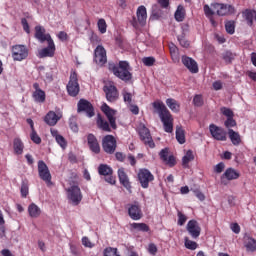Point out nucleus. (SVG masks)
<instances>
[{
    "label": "nucleus",
    "mask_w": 256,
    "mask_h": 256,
    "mask_svg": "<svg viewBox=\"0 0 256 256\" xmlns=\"http://www.w3.org/2000/svg\"><path fill=\"white\" fill-rule=\"evenodd\" d=\"M154 113H157L163 123L164 131L166 133H173V115L167 109V106L161 100L152 103Z\"/></svg>",
    "instance_id": "nucleus-1"
},
{
    "label": "nucleus",
    "mask_w": 256,
    "mask_h": 256,
    "mask_svg": "<svg viewBox=\"0 0 256 256\" xmlns=\"http://www.w3.org/2000/svg\"><path fill=\"white\" fill-rule=\"evenodd\" d=\"M129 69L130 67L127 61H120L119 66L109 64V70L122 81H131L133 75L129 72Z\"/></svg>",
    "instance_id": "nucleus-2"
},
{
    "label": "nucleus",
    "mask_w": 256,
    "mask_h": 256,
    "mask_svg": "<svg viewBox=\"0 0 256 256\" xmlns=\"http://www.w3.org/2000/svg\"><path fill=\"white\" fill-rule=\"evenodd\" d=\"M130 23L134 29L145 27V25H147V8H145V6H139L136 11V17L133 16Z\"/></svg>",
    "instance_id": "nucleus-3"
},
{
    "label": "nucleus",
    "mask_w": 256,
    "mask_h": 256,
    "mask_svg": "<svg viewBox=\"0 0 256 256\" xmlns=\"http://www.w3.org/2000/svg\"><path fill=\"white\" fill-rule=\"evenodd\" d=\"M70 186L71 187L66 190L68 193V199L73 203V205H79L83 199L79 183H77V181H70Z\"/></svg>",
    "instance_id": "nucleus-4"
},
{
    "label": "nucleus",
    "mask_w": 256,
    "mask_h": 256,
    "mask_svg": "<svg viewBox=\"0 0 256 256\" xmlns=\"http://www.w3.org/2000/svg\"><path fill=\"white\" fill-rule=\"evenodd\" d=\"M211 7L219 17L235 14V7L231 4L212 3Z\"/></svg>",
    "instance_id": "nucleus-5"
},
{
    "label": "nucleus",
    "mask_w": 256,
    "mask_h": 256,
    "mask_svg": "<svg viewBox=\"0 0 256 256\" xmlns=\"http://www.w3.org/2000/svg\"><path fill=\"white\" fill-rule=\"evenodd\" d=\"M66 89L70 97H77L79 95L80 87L79 79L77 78V72L74 71L70 74V80L66 86Z\"/></svg>",
    "instance_id": "nucleus-6"
},
{
    "label": "nucleus",
    "mask_w": 256,
    "mask_h": 256,
    "mask_svg": "<svg viewBox=\"0 0 256 256\" xmlns=\"http://www.w3.org/2000/svg\"><path fill=\"white\" fill-rule=\"evenodd\" d=\"M102 147L105 153H108V155H113L117 149V140L115 139V136L106 135L102 139Z\"/></svg>",
    "instance_id": "nucleus-7"
},
{
    "label": "nucleus",
    "mask_w": 256,
    "mask_h": 256,
    "mask_svg": "<svg viewBox=\"0 0 256 256\" xmlns=\"http://www.w3.org/2000/svg\"><path fill=\"white\" fill-rule=\"evenodd\" d=\"M38 173L40 179L45 181L48 186L53 185V182H51V172L49 171V167H47V164L42 160L38 161Z\"/></svg>",
    "instance_id": "nucleus-8"
},
{
    "label": "nucleus",
    "mask_w": 256,
    "mask_h": 256,
    "mask_svg": "<svg viewBox=\"0 0 256 256\" xmlns=\"http://www.w3.org/2000/svg\"><path fill=\"white\" fill-rule=\"evenodd\" d=\"M77 112L86 113L87 117L95 116V108H93V104L86 99L79 100Z\"/></svg>",
    "instance_id": "nucleus-9"
},
{
    "label": "nucleus",
    "mask_w": 256,
    "mask_h": 256,
    "mask_svg": "<svg viewBox=\"0 0 256 256\" xmlns=\"http://www.w3.org/2000/svg\"><path fill=\"white\" fill-rule=\"evenodd\" d=\"M153 179H155V177L153 176V174H151V172L148 169L143 168L139 170L138 180L143 189H147V187H149V183H151Z\"/></svg>",
    "instance_id": "nucleus-10"
},
{
    "label": "nucleus",
    "mask_w": 256,
    "mask_h": 256,
    "mask_svg": "<svg viewBox=\"0 0 256 256\" xmlns=\"http://www.w3.org/2000/svg\"><path fill=\"white\" fill-rule=\"evenodd\" d=\"M29 55V50L25 45H16L12 48V57L14 61H23V59H27Z\"/></svg>",
    "instance_id": "nucleus-11"
},
{
    "label": "nucleus",
    "mask_w": 256,
    "mask_h": 256,
    "mask_svg": "<svg viewBox=\"0 0 256 256\" xmlns=\"http://www.w3.org/2000/svg\"><path fill=\"white\" fill-rule=\"evenodd\" d=\"M210 133L216 141H227V132L215 124L209 126Z\"/></svg>",
    "instance_id": "nucleus-12"
},
{
    "label": "nucleus",
    "mask_w": 256,
    "mask_h": 256,
    "mask_svg": "<svg viewBox=\"0 0 256 256\" xmlns=\"http://www.w3.org/2000/svg\"><path fill=\"white\" fill-rule=\"evenodd\" d=\"M101 111H103L104 114L106 115V117L110 123V127H112V129H117V123H116V118H115V113H117V111H115L114 109L109 107V105H107V103H104L101 106Z\"/></svg>",
    "instance_id": "nucleus-13"
},
{
    "label": "nucleus",
    "mask_w": 256,
    "mask_h": 256,
    "mask_svg": "<svg viewBox=\"0 0 256 256\" xmlns=\"http://www.w3.org/2000/svg\"><path fill=\"white\" fill-rule=\"evenodd\" d=\"M139 135L141 141L145 145H148L151 149L155 147V142H153V137H151V132L149 131V128H146L145 125H142V127L139 130Z\"/></svg>",
    "instance_id": "nucleus-14"
},
{
    "label": "nucleus",
    "mask_w": 256,
    "mask_h": 256,
    "mask_svg": "<svg viewBox=\"0 0 256 256\" xmlns=\"http://www.w3.org/2000/svg\"><path fill=\"white\" fill-rule=\"evenodd\" d=\"M186 231H188L192 239H198L201 235V226L197 220H190L186 225Z\"/></svg>",
    "instance_id": "nucleus-15"
},
{
    "label": "nucleus",
    "mask_w": 256,
    "mask_h": 256,
    "mask_svg": "<svg viewBox=\"0 0 256 256\" xmlns=\"http://www.w3.org/2000/svg\"><path fill=\"white\" fill-rule=\"evenodd\" d=\"M94 61L97 65H105L107 63V51L101 45H98L94 51Z\"/></svg>",
    "instance_id": "nucleus-16"
},
{
    "label": "nucleus",
    "mask_w": 256,
    "mask_h": 256,
    "mask_svg": "<svg viewBox=\"0 0 256 256\" xmlns=\"http://www.w3.org/2000/svg\"><path fill=\"white\" fill-rule=\"evenodd\" d=\"M128 215L133 219V221H139V219L143 217V212H141L139 202H134V204L128 205Z\"/></svg>",
    "instance_id": "nucleus-17"
},
{
    "label": "nucleus",
    "mask_w": 256,
    "mask_h": 256,
    "mask_svg": "<svg viewBox=\"0 0 256 256\" xmlns=\"http://www.w3.org/2000/svg\"><path fill=\"white\" fill-rule=\"evenodd\" d=\"M103 91L106 94L107 101H110V103H113L119 99V92L117 91V87L111 84L105 85L103 87Z\"/></svg>",
    "instance_id": "nucleus-18"
},
{
    "label": "nucleus",
    "mask_w": 256,
    "mask_h": 256,
    "mask_svg": "<svg viewBox=\"0 0 256 256\" xmlns=\"http://www.w3.org/2000/svg\"><path fill=\"white\" fill-rule=\"evenodd\" d=\"M159 156L160 159H162V161L166 163V165H168V167H175V165H177V160H175V156H169V148L162 149L159 153Z\"/></svg>",
    "instance_id": "nucleus-19"
},
{
    "label": "nucleus",
    "mask_w": 256,
    "mask_h": 256,
    "mask_svg": "<svg viewBox=\"0 0 256 256\" xmlns=\"http://www.w3.org/2000/svg\"><path fill=\"white\" fill-rule=\"evenodd\" d=\"M33 88L35 91L32 93V97L36 103H45L46 95L45 91L41 89L39 83H34Z\"/></svg>",
    "instance_id": "nucleus-20"
},
{
    "label": "nucleus",
    "mask_w": 256,
    "mask_h": 256,
    "mask_svg": "<svg viewBox=\"0 0 256 256\" xmlns=\"http://www.w3.org/2000/svg\"><path fill=\"white\" fill-rule=\"evenodd\" d=\"M88 141V147L92 153L99 154L101 153V146H99V141L97 140V137L93 134H88L87 136Z\"/></svg>",
    "instance_id": "nucleus-21"
},
{
    "label": "nucleus",
    "mask_w": 256,
    "mask_h": 256,
    "mask_svg": "<svg viewBox=\"0 0 256 256\" xmlns=\"http://www.w3.org/2000/svg\"><path fill=\"white\" fill-rule=\"evenodd\" d=\"M182 63L187 67L190 73H199V66L197 65V62L193 60V58L188 56H183Z\"/></svg>",
    "instance_id": "nucleus-22"
},
{
    "label": "nucleus",
    "mask_w": 256,
    "mask_h": 256,
    "mask_svg": "<svg viewBox=\"0 0 256 256\" xmlns=\"http://www.w3.org/2000/svg\"><path fill=\"white\" fill-rule=\"evenodd\" d=\"M40 59L45 57H53L55 55V42L53 40L48 41V46L39 51Z\"/></svg>",
    "instance_id": "nucleus-23"
},
{
    "label": "nucleus",
    "mask_w": 256,
    "mask_h": 256,
    "mask_svg": "<svg viewBox=\"0 0 256 256\" xmlns=\"http://www.w3.org/2000/svg\"><path fill=\"white\" fill-rule=\"evenodd\" d=\"M35 37L40 41V43H45V41H53L50 34H45V28L41 26L35 27Z\"/></svg>",
    "instance_id": "nucleus-24"
},
{
    "label": "nucleus",
    "mask_w": 256,
    "mask_h": 256,
    "mask_svg": "<svg viewBox=\"0 0 256 256\" xmlns=\"http://www.w3.org/2000/svg\"><path fill=\"white\" fill-rule=\"evenodd\" d=\"M61 119V115H57V113L53 111H49L46 116L44 117V122L46 125H49L50 127H55L59 120Z\"/></svg>",
    "instance_id": "nucleus-25"
},
{
    "label": "nucleus",
    "mask_w": 256,
    "mask_h": 256,
    "mask_svg": "<svg viewBox=\"0 0 256 256\" xmlns=\"http://www.w3.org/2000/svg\"><path fill=\"white\" fill-rule=\"evenodd\" d=\"M118 177L121 185H123V187L128 191H131V182H129V177L127 176V173H125L124 168H120L118 170Z\"/></svg>",
    "instance_id": "nucleus-26"
},
{
    "label": "nucleus",
    "mask_w": 256,
    "mask_h": 256,
    "mask_svg": "<svg viewBox=\"0 0 256 256\" xmlns=\"http://www.w3.org/2000/svg\"><path fill=\"white\" fill-rule=\"evenodd\" d=\"M97 127L98 129H101L102 131H106V133H111V127L109 126V122L105 121L103 117H101V114L97 115Z\"/></svg>",
    "instance_id": "nucleus-27"
},
{
    "label": "nucleus",
    "mask_w": 256,
    "mask_h": 256,
    "mask_svg": "<svg viewBox=\"0 0 256 256\" xmlns=\"http://www.w3.org/2000/svg\"><path fill=\"white\" fill-rule=\"evenodd\" d=\"M228 136L232 145H241V135H239V132H235V130L229 128Z\"/></svg>",
    "instance_id": "nucleus-28"
},
{
    "label": "nucleus",
    "mask_w": 256,
    "mask_h": 256,
    "mask_svg": "<svg viewBox=\"0 0 256 256\" xmlns=\"http://www.w3.org/2000/svg\"><path fill=\"white\" fill-rule=\"evenodd\" d=\"M194 160H195V155H193V151L188 150L185 156H183L182 158V167L187 169V167H189V163H191V161H194Z\"/></svg>",
    "instance_id": "nucleus-29"
},
{
    "label": "nucleus",
    "mask_w": 256,
    "mask_h": 256,
    "mask_svg": "<svg viewBox=\"0 0 256 256\" xmlns=\"http://www.w3.org/2000/svg\"><path fill=\"white\" fill-rule=\"evenodd\" d=\"M176 139L180 145L185 143V130H183L182 126H176Z\"/></svg>",
    "instance_id": "nucleus-30"
},
{
    "label": "nucleus",
    "mask_w": 256,
    "mask_h": 256,
    "mask_svg": "<svg viewBox=\"0 0 256 256\" xmlns=\"http://www.w3.org/2000/svg\"><path fill=\"white\" fill-rule=\"evenodd\" d=\"M239 176H240L239 172H237L233 168H228L224 173V177H226L228 181H233V179H239Z\"/></svg>",
    "instance_id": "nucleus-31"
},
{
    "label": "nucleus",
    "mask_w": 256,
    "mask_h": 256,
    "mask_svg": "<svg viewBox=\"0 0 256 256\" xmlns=\"http://www.w3.org/2000/svg\"><path fill=\"white\" fill-rule=\"evenodd\" d=\"M28 213L30 217L37 218L41 215V209L35 203L30 204L28 207Z\"/></svg>",
    "instance_id": "nucleus-32"
},
{
    "label": "nucleus",
    "mask_w": 256,
    "mask_h": 256,
    "mask_svg": "<svg viewBox=\"0 0 256 256\" xmlns=\"http://www.w3.org/2000/svg\"><path fill=\"white\" fill-rule=\"evenodd\" d=\"M131 229H135L136 231H142L143 233H148L150 231L149 225L145 223H132L130 224Z\"/></svg>",
    "instance_id": "nucleus-33"
},
{
    "label": "nucleus",
    "mask_w": 256,
    "mask_h": 256,
    "mask_svg": "<svg viewBox=\"0 0 256 256\" xmlns=\"http://www.w3.org/2000/svg\"><path fill=\"white\" fill-rule=\"evenodd\" d=\"M174 17H175L176 21H178V22L184 21V19H185V8L183 7V5H179L177 7V10L174 14Z\"/></svg>",
    "instance_id": "nucleus-34"
},
{
    "label": "nucleus",
    "mask_w": 256,
    "mask_h": 256,
    "mask_svg": "<svg viewBox=\"0 0 256 256\" xmlns=\"http://www.w3.org/2000/svg\"><path fill=\"white\" fill-rule=\"evenodd\" d=\"M14 152L16 155H21L23 153V142L19 138H15L13 142Z\"/></svg>",
    "instance_id": "nucleus-35"
},
{
    "label": "nucleus",
    "mask_w": 256,
    "mask_h": 256,
    "mask_svg": "<svg viewBox=\"0 0 256 256\" xmlns=\"http://www.w3.org/2000/svg\"><path fill=\"white\" fill-rule=\"evenodd\" d=\"M98 173L106 177L107 175H113V169L106 164H101L98 168Z\"/></svg>",
    "instance_id": "nucleus-36"
},
{
    "label": "nucleus",
    "mask_w": 256,
    "mask_h": 256,
    "mask_svg": "<svg viewBox=\"0 0 256 256\" xmlns=\"http://www.w3.org/2000/svg\"><path fill=\"white\" fill-rule=\"evenodd\" d=\"M166 105H168L169 109H171V111H173L174 113H179V109L181 106L174 99H167Z\"/></svg>",
    "instance_id": "nucleus-37"
},
{
    "label": "nucleus",
    "mask_w": 256,
    "mask_h": 256,
    "mask_svg": "<svg viewBox=\"0 0 256 256\" xmlns=\"http://www.w3.org/2000/svg\"><path fill=\"white\" fill-rule=\"evenodd\" d=\"M162 16H163V10H161L159 5L157 4L153 5L151 19H159Z\"/></svg>",
    "instance_id": "nucleus-38"
},
{
    "label": "nucleus",
    "mask_w": 256,
    "mask_h": 256,
    "mask_svg": "<svg viewBox=\"0 0 256 256\" xmlns=\"http://www.w3.org/2000/svg\"><path fill=\"white\" fill-rule=\"evenodd\" d=\"M184 245L186 247V249H190L191 251H195V249H197L198 244L195 241L189 240V237H185L184 238Z\"/></svg>",
    "instance_id": "nucleus-39"
},
{
    "label": "nucleus",
    "mask_w": 256,
    "mask_h": 256,
    "mask_svg": "<svg viewBox=\"0 0 256 256\" xmlns=\"http://www.w3.org/2000/svg\"><path fill=\"white\" fill-rule=\"evenodd\" d=\"M244 17L247 20L248 25H250V27L253 26V17H255L254 10H245Z\"/></svg>",
    "instance_id": "nucleus-40"
},
{
    "label": "nucleus",
    "mask_w": 256,
    "mask_h": 256,
    "mask_svg": "<svg viewBox=\"0 0 256 256\" xmlns=\"http://www.w3.org/2000/svg\"><path fill=\"white\" fill-rule=\"evenodd\" d=\"M225 29L226 32L229 33V35H233L235 33V21L230 20L225 23Z\"/></svg>",
    "instance_id": "nucleus-41"
},
{
    "label": "nucleus",
    "mask_w": 256,
    "mask_h": 256,
    "mask_svg": "<svg viewBox=\"0 0 256 256\" xmlns=\"http://www.w3.org/2000/svg\"><path fill=\"white\" fill-rule=\"evenodd\" d=\"M245 247L247 251H256V240L248 238Z\"/></svg>",
    "instance_id": "nucleus-42"
},
{
    "label": "nucleus",
    "mask_w": 256,
    "mask_h": 256,
    "mask_svg": "<svg viewBox=\"0 0 256 256\" xmlns=\"http://www.w3.org/2000/svg\"><path fill=\"white\" fill-rule=\"evenodd\" d=\"M6 237L5 235V219L3 218V214L0 211V239Z\"/></svg>",
    "instance_id": "nucleus-43"
},
{
    "label": "nucleus",
    "mask_w": 256,
    "mask_h": 256,
    "mask_svg": "<svg viewBox=\"0 0 256 256\" xmlns=\"http://www.w3.org/2000/svg\"><path fill=\"white\" fill-rule=\"evenodd\" d=\"M222 59L225 61V63H232L234 56H233V52L231 51H226L222 54Z\"/></svg>",
    "instance_id": "nucleus-44"
},
{
    "label": "nucleus",
    "mask_w": 256,
    "mask_h": 256,
    "mask_svg": "<svg viewBox=\"0 0 256 256\" xmlns=\"http://www.w3.org/2000/svg\"><path fill=\"white\" fill-rule=\"evenodd\" d=\"M69 125H70V129H72L74 133L79 132V125H77V118L75 117L70 118Z\"/></svg>",
    "instance_id": "nucleus-45"
},
{
    "label": "nucleus",
    "mask_w": 256,
    "mask_h": 256,
    "mask_svg": "<svg viewBox=\"0 0 256 256\" xmlns=\"http://www.w3.org/2000/svg\"><path fill=\"white\" fill-rule=\"evenodd\" d=\"M170 55L172 59H179V48H177V46H175L174 44L170 46Z\"/></svg>",
    "instance_id": "nucleus-46"
},
{
    "label": "nucleus",
    "mask_w": 256,
    "mask_h": 256,
    "mask_svg": "<svg viewBox=\"0 0 256 256\" xmlns=\"http://www.w3.org/2000/svg\"><path fill=\"white\" fill-rule=\"evenodd\" d=\"M104 256H121L117 252V248L108 247L104 250Z\"/></svg>",
    "instance_id": "nucleus-47"
},
{
    "label": "nucleus",
    "mask_w": 256,
    "mask_h": 256,
    "mask_svg": "<svg viewBox=\"0 0 256 256\" xmlns=\"http://www.w3.org/2000/svg\"><path fill=\"white\" fill-rule=\"evenodd\" d=\"M98 29L100 33H107V23L105 22V19L98 20Z\"/></svg>",
    "instance_id": "nucleus-48"
},
{
    "label": "nucleus",
    "mask_w": 256,
    "mask_h": 256,
    "mask_svg": "<svg viewBox=\"0 0 256 256\" xmlns=\"http://www.w3.org/2000/svg\"><path fill=\"white\" fill-rule=\"evenodd\" d=\"M30 139L33 141V143H36V145H41V137H39L35 130H32Z\"/></svg>",
    "instance_id": "nucleus-49"
},
{
    "label": "nucleus",
    "mask_w": 256,
    "mask_h": 256,
    "mask_svg": "<svg viewBox=\"0 0 256 256\" xmlns=\"http://www.w3.org/2000/svg\"><path fill=\"white\" fill-rule=\"evenodd\" d=\"M142 63H144L146 67H153V65H155V59L153 57H144Z\"/></svg>",
    "instance_id": "nucleus-50"
},
{
    "label": "nucleus",
    "mask_w": 256,
    "mask_h": 256,
    "mask_svg": "<svg viewBox=\"0 0 256 256\" xmlns=\"http://www.w3.org/2000/svg\"><path fill=\"white\" fill-rule=\"evenodd\" d=\"M195 107H203V96L195 95L193 99Z\"/></svg>",
    "instance_id": "nucleus-51"
},
{
    "label": "nucleus",
    "mask_w": 256,
    "mask_h": 256,
    "mask_svg": "<svg viewBox=\"0 0 256 256\" xmlns=\"http://www.w3.org/2000/svg\"><path fill=\"white\" fill-rule=\"evenodd\" d=\"M225 127H227V129H231V127H235L237 126V122L235 121V119L232 118H227V120L224 122Z\"/></svg>",
    "instance_id": "nucleus-52"
},
{
    "label": "nucleus",
    "mask_w": 256,
    "mask_h": 256,
    "mask_svg": "<svg viewBox=\"0 0 256 256\" xmlns=\"http://www.w3.org/2000/svg\"><path fill=\"white\" fill-rule=\"evenodd\" d=\"M178 41L181 45V47H189V41H187V39H185V34H182L180 36H178Z\"/></svg>",
    "instance_id": "nucleus-53"
},
{
    "label": "nucleus",
    "mask_w": 256,
    "mask_h": 256,
    "mask_svg": "<svg viewBox=\"0 0 256 256\" xmlns=\"http://www.w3.org/2000/svg\"><path fill=\"white\" fill-rule=\"evenodd\" d=\"M186 221H187V216H185V214H182L181 211H178V225L183 226L185 225Z\"/></svg>",
    "instance_id": "nucleus-54"
},
{
    "label": "nucleus",
    "mask_w": 256,
    "mask_h": 256,
    "mask_svg": "<svg viewBox=\"0 0 256 256\" xmlns=\"http://www.w3.org/2000/svg\"><path fill=\"white\" fill-rule=\"evenodd\" d=\"M57 143L62 147V149H65L67 147V140H65V137L63 136H57L56 138Z\"/></svg>",
    "instance_id": "nucleus-55"
},
{
    "label": "nucleus",
    "mask_w": 256,
    "mask_h": 256,
    "mask_svg": "<svg viewBox=\"0 0 256 256\" xmlns=\"http://www.w3.org/2000/svg\"><path fill=\"white\" fill-rule=\"evenodd\" d=\"M21 195L22 197H27V195H29V186L25 183L21 186Z\"/></svg>",
    "instance_id": "nucleus-56"
},
{
    "label": "nucleus",
    "mask_w": 256,
    "mask_h": 256,
    "mask_svg": "<svg viewBox=\"0 0 256 256\" xmlns=\"http://www.w3.org/2000/svg\"><path fill=\"white\" fill-rule=\"evenodd\" d=\"M21 24L25 32L31 33V30L29 29V22H27L26 18L21 19Z\"/></svg>",
    "instance_id": "nucleus-57"
},
{
    "label": "nucleus",
    "mask_w": 256,
    "mask_h": 256,
    "mask_svg": "<svg viewBox=\"0 0 256 256\" xmlns=\"http://www.w3.org/2000/svg\"><path fill=\"white\" fill-rule=\"evenodd\" d=\"M204 13L206 15V17H211L213 15H215V11L211 10V8L209 7V5H204Z\"/></svg>",
    "instance_id": "nucleus-58"
},
{
    "label": "nucleus",
    "mask_w": 256,
    "mask_h": 256,
    "mask_svg": "<svg viewBox=\"0 0 256 256\" xmlns=\"http://www.w3.org/2000/svg\"><path fill=\"white\" fill-rule=\"evenodd\" d=\"M148 252L150 253V255H157V245H155L154 243L149 244Z\"/></svg>",
    "instance_id": "nucleus-59"
},
{
    "label": "nucleus",
    "mask_w": 256,
    "mask_h": 256,
    "mask_svg": "<svg viewBox=\"0 0 256 256\" xmlns=\"http://www.w3.org/2000/svg\"><path fill=\"white\" fill-rule=\"evenodd\" d=\"M224 169H225V164L223 162H220L215 166L214 171L215 173H223Z\"/></svg>",
    "instance_id": "nucleus-60"
},
{
    "label": "nucleus",
    "mask_w": 256,
    "mask_h": 256,
    "mask_svg": "<svg viewBox=\"0 0 256 256\" xmlns=\"http://www.w3.org/2000/svg\"><path fill=\"white\" fill-rule=\"evenodd\" d=\"M231 230L233 231V233H236V235L241 233V227L239 226L238 223H232Z\"/></svg>",
    "instance_id": "nucleus-61"
},
{
    "label": "nucleus",
    "mask_w": 256,
    "mask_h": 256,
    "mask_svg": "<svg viewBox=\"0 0 256 256\" xmlns=\"http://www.w3.org/2000/svg\"><path fill=\"white\" fill-rule=\"evenodd\" d=\"M222 111H223V112H222L223 115H225V117H227V119L233 117V112H232L231 109H229V108H222Z\"/></svg>",
    "instance_id": "nucleus-62"
},
{
    "label": "nucleus",
    "mask_w": 256,
    "mask_h": 256,
    "mask_svg": "<svg viewBox=\"0 0 256 256\" xmlns=\"http://www.w3.org/2000/svg\"><path fill=\"white\" fill-rule=\"evenodd\" d=\"M123 97H124L125 103L131 104L132 97H133V96L131 95V93H129V92H124V93H123Z\"/></svg>",
    "instance_id": "nucleus-63"
},
{
    "label": "nucleus",
    "mask_w": 256,
    "mask_h": 256,
    "mask_svg": "<svg viewBox=\"0 0 256 256\" xmlns=\"http://www.w3.org/2000/svg\"><path fill=\"white\" fill-rule=\"evenodd\" d=\"M82 244L84 245V247H93V243H91V241L87 237L82 238Z\"/></svg>",
    "instance_id": "nucleus-64"
}]
</instances>
